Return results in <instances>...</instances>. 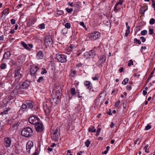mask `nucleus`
Instances as JSON below:
<instances>
[{"label": "nucleus", "mask_w": 155, "mask_h": 155, "mask_svg": "<svg viewBox=\"0 0 155 155\" xmlns=\"http://www.w3.org/2000/svg\"><path fill=\"white\" fill-rule=\"evenodd\" d=\"M33 134V130L29 127H25L23 129L21 132V135L26 137H31Z\"/></svg>", "instance_id": "obj_1"}, {"label": "nucleus", "mask_w": 155, "mask_h": 155, "mask_svg": "<svg viewBox=\"0 0 155 155\" xmlns=\"http://www.w3.org/2000/svg\"><path fill=\"white\" fill-rule=\"evenodd\" d=\"M51 133H52L51 136L52 139L55 141H58L60 137V128L57 127L54 130H52Z\"/></svg>", "instance_id": "obj_2"}, {"label": "nucleus", "mask_w": 155, "mask_h": 155, "mask_svg": "<svg viewBox=\"0 0 155 155\" xmlns=\"http://www.w3.org/2000/svg\"><path fill=\"white\" fill-rule=\"evenodd\" d=\"M21 70V67L20 66H18L15 70V78L17 81H18L22 77V71Z\"/></svg>", "instance_id": "obj_3"}, {"label": "nucleus", "mask_w": 155, "mask_h": 155, "mask_svg": "<svg viewBox=\"0 0 155 155\" xmlns=\"http://www.w3.org/2000/svg\"><path fill=\"white\" fill-rule=\"evenodd\" d=\"M101 35L99 32H94L91 34H89L88 37L89 39L91 41H94L99 38L100 37Z\"/></svg>", "instance_id": "obj_4"}, {"label": "nucleus", "mask_w": 155, "mask_h": 155, "mask_svg": "<svg viewBox=\"0 0 155 155\" xmlns=\"http://www.w3.org/2000/svg\"><path fill=\"white\" fill-rule=\"evenodd\" d=\"M44 41L45 45L46 46H51L52 45L53 43L52 37L50 35L45 36Z\"/></svg>", "instance_id": "obj_5"}, {"label": "nucleus", "mask_w": 155, "mask_h": 155, "mask_svg": "<svg viewBox=\"0 0 155 155\" xmlns=\"http://www.w3.org/2000/svg\"><path fill=\"white\" fill-rule=\"evenodd\" d=\"M67 56L63 54H57L56 55V58L58 61L61 63L65 62L67 61Z\"/></svg>", "instance_id": "obj_6"}, {"label": "nucleus", "mask_w": 155, "mask_h": 155, "mask_svg": "<svg viewBox=\"0 0 155 155\" xmlns=\"http://www.w3.org/2000/svg\"><path fill=\"white\" fill-rule=\"evenodd\" d=\"M52 98L50 100V102L52 105L54 106L56 105L59 101V99L60 98V96H57L56 98L54 96L52 95Z\"/></svg>", "instance_id": "obj_7"}, {"label": "nucleus", "mask_w": 155, "mask_h": 155, "mask_svg": "<svg viewBox=\"0 0 155 155\" xmlns=\"http://www.w3.org/2000/svg\"><path fill=\"white\" fill-rule=\"evenodd\" d=\"M35 127L36 130L37 131L41 132L44 129L42 123L39 121L35 125Z\"/></svg>", "instance_id": "obj_8"}, {"label": "nucleus", "mask_w": 155, "mask_h": 155, "mask_svg": "<svg viewBox=\"0 0 155 155\" xmlns=\"http://www.w3.org/2000/svg\"><path fill=\"white\" fill-rule=\"evenodd\" d=\"M29 122L33 125H35L39 121V119L35 116H32L28 119Z\"/></svg>", "instance_id": "obj_9"}, {"label": "nucleus", "mask_w": 155, "mask_h": 155, "mask_svg": "<svg viewBox=\"0 0 155 155\" xmlns=\"http://www.w3.org/2000/svg\"><path fill=\"white\" fill-rule=\"evenodd\" d=\"M62 88L61 87L58 86H56L55 89L53 90V93L55 92L56 93V96H60V97H61V92L62 91Z\"/></svg>", "instance_id": "obj_10"}, {"label": "nucleus", "mask_w": 155, "mask_h": 155, "mask_svg": "<svg viewBox=\"0 0 155 155\" xmlns=\"http://www.w3.org/2000/svg\"><path fill=\"white\" fill-rule=\"evenodd\" d=\"M33 146V143L31 141H28L26 145V149L27 152L30 153L31 147Z\"/></svg>", "instance_id": "obj_11"}, {"label": "nucleus", "mask_w": 155, "mask_h": 155, "mask_svg": "<svg viewBox=\"0 0 155 155\" xmlns=\"http://www.w3.org/2000/svg\"><path fill=\"white\" fill-rule=\"evenodd\" d=\"M21 43L23 47L28 50H30L33 47V45L32 44H28V45L23 41H21Z\"/></svg>", "instance_id": "obj_12"}, {"label": "nucleus", "mask_w": 155, "mask_h": 155, "mask_svg": "<svg viewBox=\"0 0 155 155\" xmlns=\"http://www.w3.org/2000/svg\"><path fill=\"white\" fill-rule=\"evenodd\" d=\"M11 143V139L9 138L6 137L4 139V145L6 147H9Z\"/></svg>", "instance_id": "obj_13"}, {"label": "nucleus", "mask_w": 155, "mask_h": 155, "mask_svg": "<svg viewBox=\"0 0 155 155\" xmlns=\"http://www.w3.org/2000/svg\"><path fill=\"white\" fill-rule=\"evenodd\" d=\"M38 69V67L36 66L32 67L30 70L31 74L34 75L37 71Z\"/></svg>", "instance_id": "obj_14"}, {"label": "nucleus", "mask_w": 155, "mask_h": 155, "mask_svg": "<svg viewBox=\"0 0 155 155\" xmlns=\"http://www.w3.org/2000/svg\"><path fill=\"white\" fill-rule=\"evenodd\" d=\"M84 85L86 86H87V88L90 91H91L92 88V84L90 81H86L84 82Z\"/></svg>", "instance_id": "obj_15"}, {"label": "nucleus", "mask_w": 155, "mask_h": 155, "mask_svg": "<svg viewBox=\"0 0 155 155\" xmlns=\"http://www.w3.org/2000/svg\"><path fill=\"white\" fill-rule=\"evenodd\" d=\"M37 58L38 59H42L44 57V54L41 51H40L37 53Z\"/></svg>", "instance_id": "obj_16"}, {"label": "nucleus", "mask_w": 155, "mask_h": 155, "mask_svg": "<svg viewBox=\"0 0 155 155\" xmlns=\"http://www.w3.org/2000/svg\"><path fill=\"white\" fill-rule=\"evenodd\" d=\"M106 59V58L105 56L103 55H102L101 56L100 58L98 61L99 63H103L105 61Z\"/></svg>", "instance_id": "obj_17"}, {"label": "nucleus", "mask_w": 155, "mask_h": 155, "mask_svg": "<svg viewBox=\"0 0 155 155\" xmlns=\"http://www.w3.org/2000/svg\"><path fill=\"white\" fill-rule=\"evenodd\" d=\"M30 82L26 81L24 82L22 84V86L23 88H27L28 87Z\"/></svg>", "instance_id": "obj_18"}, {"label": "nucleus", "mask_w": 155, "mask_h": 155, "mask_svg": "<svg viewBox=\"0 0 155 155\" xmlns=\"http://www.w3.org/2000/svg\"><path fill=\"white\" fill-rule=\"evenodd\" d=\"M11 55V53L9 51H7L5 52L4 54L3 58L5 59H8L10 57Z\"/></svg>", "instance_id": "obj_19"}, {"label": "nucleus", "mask_w": 155, "mask_h": 155, "mask_svg": "<svg viewBox=\"0 0 155 155\" xmlns=\"http://www.w3.org/2000/svg\"><path fill=\"white\" fill-rule=\"evenodd\" d=\"M26 103L27 104V106L28 108H31L33 107V105L31 101L29 100H27L26 101Z\"/></svg>", "instance_id": "obj_20"}, {"label": "nucleus", "mask_w": 155, "mask_h": 155, "mask_svg": "<svg viewBox=\"0 0 155 155\" xmlns=\"http://www.w3.org/2000/svg\"><path fill=\"white\" fill-rule=\"evenodd\" d=\"M90 53L89 52H86L85 53V54H86L87 55H89V56H92L93 55H95L96 54V52L95 51L91 50L90 51Z\"/></svg>", "instance_id": "obj_21"}, {"label": "nucleus", "mask_w": 155, "mask_h": 155, "mask_svg": "<svg viewBox=\"0 0 155 155\" xmlns=\"http://www.w3.org/2000/svg\"><path fill=\"white\" fill-rule=\"evenodd\" d=\"M27 107V106L26 104H23L21 108V110L22 111H25Z\"/></svg>", "instance_id": "obj_22"}, {"label": "nucleus", "mask_w": 155, "mask_h": 155, "mask_svg": "<svg viewBox=\"0 0 155 155\" xmlns=\"http://www.w3.org/2000/svg\"><path fill=\"white\" fill-rule=\"evenodd\" d=\"M147 10V9H145V7H142L140 8V12L141 13L144 14Z\"/></svg>", "instance_id": "obj_23"}, {"label": "nucleus", "mask_w": 155, "mask_h": 155, "mask_svg": "<svg viewBox=\"0 0 155 155\" xmlns=\"http://www.w3.org/2000/svg\"><path fill=\"white\" fill-rule=\"evenodd\" d=\"M70 92L71 94L73 96L75 95L77 93L75 91V89L74 88H71Z\"/></svg>", "instance_id": "obj_24"}, {"label": "nucleus", "mask_w": 155, "mask_h": 155, "mask_svg": "<svg viewBox=\"0 0 155 155\" xmlns=\"http://www.w3.org/2000/svg\"><path fill=\"white\" fill-rule=\"evenodd\" d=\"M88 131L89 132H95L96 131V130L94 128V126L92 127H90L88 128Z\"/></svg>", "instance_id": "obj_25"}, {"label": "nucleus", "mask_w": 155, "mask_h": 155, "mask_svg": "<svg viewBox=\"0 0 155 155\" xmlns=\"http://www.w3.org/2000/svg\"><path fill=\"white\" fill-rule=\"evenodd\" d=\"M130 27H127V29H126L125 34V36L126 37L128 36V34L130 32Z\"/></svg>", "instance_id": "obj_26"}, {"label": "nucleus", "mask_w": 155, "mask_h": 155, "mask_svg": "<svg viewBox=\"0 0 155 155\" xmlns=\"http://www.w3.org/2000/svg\"><path fill=\"white\" fill-rule=\"evenodd\" d=\"M129 79L127 78H126L122 82V84L124 85H126L128 82Z\"/></svg>", "instance_id": "obj_27"}, {"label": "nucleus", "mask_w": 155, "mask_h": 155, "mask_svg": "<svg viewBox=\"0 0 155 155\" xmlns=\"http://www.w3.org/2000/svg\"><path fill=\"white\" fill-rule=\"evenodd\" d=\"M134 43L136 44H138L139 45H140L141 44V42L140 40L139 39H137L136 38L134 39Z\"/></svg>", "instance_id": "obj_28"}, {"label": "nucleus", "mask_w": 155, "mask_h": 155, "mask_svg": "<svg viewBox=\"0 0 155 155\" xmlns=\"http://www.w3.org/2000/svg\"><path fill=\"white\" fill-rule=\"evenodd\" d=\"M118 5L117 4H115V5L114 8V11L116 12H117L118 10L120 9V7L118 6Z\"/></svg>", "instance_id": "obj_29"}, {"label": "nucleus", "mask_w": 155, "mask_h": 155, "mask_svg": "<svg viewBox=\"0 0 155 155\" xmlns=\"http://www.w3.org/2000/svg\"><path fill=\"white\" fill-rule=\"evenodd\" d=\"M9 13L8 10L7 9H5L2 12V14L5 15H7Z\"/></svg>", "instance_id": "obj_30"}, {"label": "nucleus", "mask_w": 155, "mask_h": 155, "mask_svg": "<svg viewBox=\"0 0 155 155\" xmlns=\"http://www.w3.org/2000/svg\"><path fill=\"white\" fill-rule=\"evenodd\" d=\"M155 69L151 72V73L150 75L148 78V81L150 80V79L152 78V77L153 76V75L154 74V71Z\"/></svg>", "instance_id": "obj_31"}, {"label": "nucleus", "mask_w": 155, "mask_h": 155, "mask_svg": "<svg viewBox=\"0 0 155 155\" xmlns=\"http://www.w3.org/2000/svg\"><path fill=\"white\" fill-rule=\"evenodd\" d=\"M38 28L41 29H44L45 28V25L44 23L40 24L38 26Z\"/></svg>", "instance_id": "obj_32"}, {"label": "nucleus", "mask_w": 155, "mask_h": 155, "mask_svg": "<svg viewBox=\"0 0 155 155\" xmlns=\"http://www.w3.org/2000/svg\"><path fill=\"white\" fill-rule=\"evenodd\" d=\"M155 22V20L154 18H151L149 21V23L150 25H153L154 24Z\"/></svg>", "instance_id": "obj_33"}, {"label": "nucleus", "mask_w": 155, "mask_h": 155, "mask_svg": "<svg viewBox=\"0 0 155 155\" xmlns=\"http://www.w3.org/2000/svg\"><path fill=\"white\" fill-rule=\"evenodd\" d=\"M91 143L90 141L89 140H87L85 142L86 146L88 147Z\"/></svg>", "instance_id": "obj_34"}, {"label": "nucleus", "mask_w": 155, "mask_h": 155, "mask_svg": "<svg viewBox=\"0 0 155 155\" xmlns=\"http://www.w3.org/2000/svg\"><path fill=\"white\" fill-rule=\"evenodd\" d=\"M65 26L66 28H69L71 26V24L70 23L67 22L65 24Z\"/></svg>", "instance_id": "obj_35"}, {"label": "nucleus", "mask_w": 155, "mask_h": 155, "mask_svg": "<svg viewBox=\"0 0 155 155\" xmlns=\"http://www.w3.org/2000/svg\"><path fill=\"white\" fill-rule=\"evenodd\" d=\"M131 65H133V60L131 59H130L129 60V62H128L127 65L128 66H130Z\"/></svg>", "instance_id": "obj_36"}, {"label": "nucleus", "mask_w": 155, "mask_h": 155, "mask_svg": "<svg viewBox=\"0 0 155 155\" xmlns=\"http://www.w3.org/2000/svg\"><path fill=\"white\" fill-rule=\"evenodd\" d=\"M147 33V31L146 30H144L141 32V34L142 35H144Z\"/></svg>", "instance_id": "obj_37"}, {"label": "nucleus", "mask_w": 155, "mask_h": 155, "mask_svg": "<svg viewBox=\"0 0 155 155\" xmlns=\"http://www.w3.org/2000/svg\"><path fill=\"white\" fill-rule=\"evenodd\" d=\"M6 65L5 63H2L1 64L0 67L2 69H4L6 68Z\"/></svg>", "instance_id": "obj_38"}, {"label": "nucleus", "mask_w": 155, "mask_h": 155, "mask_svg": "<svg viewBox=\"0 0 155 155\" xmlns=\"http://www.w3.org/2000/svg\"><path fill=\"white\" fill-rule=\"evenodd\" d=\"M62 31L63 34H66L67 33L68 30L66 28H64L62 29Z\"/></svg>", "instance_id": "obj_39"}, {"label": "nucleus", "mask_w": 155, "mask_h": 155, "mask_svg": "<svg viewBox=\"0 0 155 155\" xmlns=\"http://www.w3.org/2000/svg\"><path fill=\"white\" fill-rule=\"evenodd\" d=\"M149 34L150 35H152L154 33L153 29V28H150L149 29Z\"/></svg>", "instance_id": "obj_40"}, {"label": "nucleus", "mask_w": 155, "mask_h": 155, "mask_svg": "<svg viewBox=\"0 0 155 155\" xmlns=\"http://www.w3.org/2000/svg\"><path fill=\"white\" fill-rule=\"evenodd\" d=\"M65 10L68 13H71L73 10L72 8H66Z\"/></svg>", "instance_id": "obj_41"}, {"label": "nucleus", "mask_w": 155, "mask_h": 155, "mask_svg": "<svg viewBox=\"0 0 155 155\" xmlns=\"http://www.w3.org/2000/svg\"><path fill=\"white\" fill-rule=\"evenodd\" d=\"M43 80V77H40L38 79L37 82L38 83H40Z\"/></svg>", "instance_id": "obj_42"}, {"label": "nucleus", "mask_w": 155, "mask_h": 155, "mask_svg": "<svg viewBox=\"0 0 155 155\" xmlns=\"http://www.w3.org/2000/svg\"><path fill=\"white\" fill-rule=\"evenodd\" d=\"M151 128V126L149 124H148L146 126L145 128V130H148Z\"/></svg>", "instance_id": "obj_43"}, {"label": "nucleus", "mask_w": 155, "mask_h": 155, "mask_svg": "<svg viewBox=\"0 0 155 155\" xmlns=\"http://www.w3.org/2000/svg\"><path fill=\"white\" fill-rule=\"evenodd\" d=\"M42 70H43V71H42L41 73V74H46L47 73V71L45 69V68H42Z\"/></svg>", "instance_id": "obj_44"}, {"label": "nucleus", "mask_w": 155, "mask_h": 155, "mask_svg": "<svg viewBox=\"0 0 155 155\" xmlns=\"http://www.w3.org/2000/svg\"><path fill=\"white\" fill-rule=\"evenodd\" d=\"M123 2L122 0H119L118 2H117L116 3V4H117V5H118L119 4L121 5L123 4Z\"/></svg>", "instance_id": "obj_45"}, {"label": "nucleus", "mask_w": 155, "mask_h": 155, "mask_svg": "<svg viewBox=\"0 0 155 155\" xmlns=\"http://www.w3.org/2000/svg\"><path fill=\"white\" fill-rule=\"evenodd\" d=\"M140 39L142 40L143 42H144L146 41V38L143 37H141Z\"/></svg>", "instance_id": "obj_46"}, {"label": "nucleus", "mask_w": 155, "mask_h": 155, "mask_svg": "<svg viewBox=\"0 0 155 155\" xmlns=\"http://www.w3.org/2000/svg\"><path fill=\"white\" fill-rule=\"evenodd\" d=\"M120 101L116 102L115 104V106L116 107H118L119 104H120Z\"/></svg>", "instance_id": "obj_47"}, {"label": "nucleus", "mask_w": 155, "mask_h": 155, "mask_svg": "<svg viewBox=\"0 0 155 155\" xmlns=\"http://www.w3.org/2000/svg\"><path fill=\"white\" fill-rule=\"evenodd\" d=\"M11 23L12 25H14L15 24V19H11Z\"/></svg>", "instance_id": "obj_48"}, {"label": "nucleus", "mask_w": 155, "mask_h": 155, "mask_svg": "<svg viewBox=\"0 0 155 155\" xmlns=\"http://www.w3.org/2000/svg\"><path fill=\"white\" fill-rule=\"evenodd\" d=\"M140 74H137V73H134L133 74V76L134 77H140Z\"/></svg>", "instance_id": "obj_49"}, {"label": "nucleus", "mask_w": 155, "mask_h": 155, "mask_svg": "<svg viewBox=\"0 0 155 155\" xmlns=\"http://www.w3.org/2000/svg\"><path fill=\"white\" fill-rule=\"evenodd\" d=\"M80 24L84 28H85V25L84 24V23L83 22H80Z\"/></svg>", "instance_id": "obj_50"}, {"label": "nucleus", "mask_w": 155, "mask_h": 155, "mask_svg": "<svg viewBox=\"0 0 155 155\" xmlns=\"http://www.w3.org/2000/svg\"><path fill=\"white\" fill-rule=\"evenodd\" d=\"M8 110L6 109V110L4 111L3 112H2V113L3 114H7L8 113Z\"/></svg>", "instance_id": "obj_51"}, {"label": "nucleus", "mask_w": 155, "mask_h": 155, "mask_svg": "<svg viewBox=\"0 0 155 155\" xmlns=\"http://www.w3.org/2000/svg\"><path fill=\"white\" fill-rule=\"evenodd\" d=\"M58 14L60 15H61L64 13V12L62 11H58Z\"/></svg>", "instance_id": "obj_52"}, {"label": "nucleus", "mask_w": 155, "mask_h": 155, "mask_svg": "<svg viewBox=\"0 0 155 155\" xmlns=\"http://www.w3.org/2000/svg\"><path fill=\"white\" fill-rule=\"evenodd\" d=\"M73 46L72 45H71L69 46L70 49L69 50L70 51H71L73 48Z\"/></svg>", "instance_id": "obj_53"}, {"label": "nucleus", "mask_w": 155, "mask_h": 155, "mask_svg": "<svg viewBox=\"0 0 155 155\" xmlns=\"http://www.w3.org/2000/svg\"><path fill=\"white\" fill-rule=\"evenodd\" d=\"M127 90H130L131 89V86L130 85H128L127 87Z\"/></svg>", "instance_id": "obj_54"}, {"label": "nucleus", "mask_w": 155, "mask_h": 155, "mask_svg": "<svg viewBox=\"0 0 155 155\" xmlns=\"http://www.w3.org/2000/svg\"><path fill=\"white\" fill-rule=\"evenodd\" d=\"M99 125L98 126L97 129V131L100 133L101 130V128L100 127H98Z\"/></svg>", "instance_id": "obj_55"}, {"label": "nucleus", "mask_w": 155, "mask_h": 155, "mask_svg": "<svg viewBox=\"0 0 155 155\" xmlns=\"http://www.w3.org/2000/svg\"><path fill=\"white\" fill-rule=\"evenodd\" d=\"M143 95H144L145 96V95H146L147 94V92L145 90H143Z\"/></svg>", "instance_id": "obj_56"}, {"label": "nucleus", "mask_w": 155, "mask_h": 155, "mask_svg": "<svg viewBox=\"0 0 155 155\" xmlns=\"http://www.w3.org/2000/svg\"><path fill=\"white\" fill-rule=\"evenodd\" d=\"M10 64H15V61L13 60H12L9 62Z\"/></svg>", "instance_id": "obj_57"}, {"label": "nucleus", "mask_w": 155, "mask_h": 155, "mask_svg": "<svg viewBox=\"0 0 155 155\" xmlns=\"http://www.w3.org/2000/svg\"><path fill=\"white\" fill-rule=\"evenodd\" d=\"M23 57L22 55H20L18 56V60H21L22 58V57Z\"/></svg>", "instance_id": "obj_58"}, {"label": "nucleus", "mask_w": 155, "mask_h": 155, "mask_svg": "<svg viewBox=\"0 0 155 155\" xmlns=\"http://www.w3.org/2000/svg\"><path fill=\"white\" fill-rule=\"evenodd\" d=\"M140 140V139L139 138H138L137 139V140L134 141V144L135 145L137 143V141Z\"/></svg>", "instance_id": "obj_59"}, {"label": "nucleus", "mask_w": 155, "mask_h": 155, "mask_svg": "<svg viewBox=\"0 0 155 155\" xmlns=\"http://www.w3.org/2000/svg\"><path fill=\"white\" fill-rule=\"evenodd\" d=\"M92 78V79L94 81L95 80H98L97 78L96 77H93V78Z\"/></svg>", "instance_id": "obj_60"}, {"label": "nucleus", "mask_w": 155, "mask_h": 155, "mask_svg": "<svg viewBox=\"0 0 155 155\" xmlns=\"http://www.w3.org/2000/svg\"><path fill=\"white\" fill-rule=\"evenodd\" d=\"M114 126V124L113 122H112L111 123V124L110 125V127L111 128H113Z\"/></svg>", "instance_id": "obj_61"}, {"label": "nucleus", "mask_w": 155, "mask_h": 155, "mask_svg": "<svg viewBox=\"0 0 155 155\" xmlns=\"http://www.w3.org/2000/svg\"><path fill=\"white\" fill-rule=\"evenodd\" d=\"M48 150L49 151H51L52 150V148H50L49 147H48Z\"/></svg>", "instance_id": "obj_62"}, {"label": "nucleus", "mask_w": 155, "mask_h": 155, "mask_svg": "<svg viewBox=\"0 0 155 155\" xmlns=\"http://www.w3.org/2000/svg\"><path fill=\"white\" fill-rule=\"evenodd\" d=\"M123 70H124V68H123L122 67V68H121L119 70V71L120 72H122L123 71Z\"/></svg>", "instance_id": "obj_63"}, {"label": "nucleus", "mask_w": 155, "mask_h": 155, "mask_svg": "<svg viewBox=\"0 0 155 155\" xmlns=\"http://www.w3.org/2000/svg\"><path fill=\"white\" fill-rule=\"evenodd\" d=\"M152 5L154 8V11H155V2L153 3H152Z\"/></svg>", "instance_id": "obj_64"}]
</instances>
